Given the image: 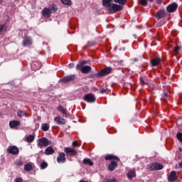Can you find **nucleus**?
Segmentation results:
<instances>
[{
	"label": "nucleus",
	"mask_w": 182,
	"mask_h": 182,
	"mask_svg": "<svg viewBox=\"0 0 182 182\" xmlns=\"http://www.w3.org/2000/svg\"><path fill=\"white\" fill-rule=\"evenodd\" d=\"M38 146L40 147H47V146H50V144H52V141H49L45 137L38 139Z\"/></svg>",
	"instance_id": "1"
},
{
	"label": "nucleus",
	"mask_w": 182,
	"mask_h": 182,
	"mask_svg": "<svg viewBox=\"0 0 182 182\" xmlns=\"http://www.w3.org/2000/svg\"><path fill=\"white\" fill-rule=\"evenodd\" d=\"M123 7L119 4H112L110 7H108L107 11L110 12V14H116V12H119V11H122Z\"/></svg>",
	"instance_id": "2"
},
{
	"label": "nucleus",
	"mask_w": 182,
	"mask_h": 182,
	"mask_svg": "<svg viewBox=\"0 0 182 182\" xmlns=\"http://www.w3.org/2000/svg\"><path fill=\"white\" fill-rule=\"evenodd\" d=\"M163 164L159 163H153L149 166V170L153 171L154 170H163Z\"/></svg>",
	"instance_id": "3"
},
{
	"label": "nucleus",
	"mask_w": 182,
	"mask_h": 182,
	"mask_svg": "<svg viewBox=\"0 0 182 182\" xmlns=\"http://www.w3.org/2000/svg\"><path fill=\"white\" fill-rule=\"evenodd\" d=\"M7 152L10 154L16 155L19 153V149L16 146H10L7 149Z\"/></svg>",
	"instance_id": "4"
},
{
	"label": "nucleus",
	"mask_w": 182,
	"mask_h": 182,
	"mask_svg": "<svg viewBox=\"0 0 182 182\" xmlns=\"http://www.w3.org/2000/svg\"><path fill=\"white\" fill-rule=\"evenodd\" d=\"M84 100H85V102H87L88 103H93V102L96 100V97H95V95H93V94H87L84 97Z\"/></svg>",
	"instance_id": "5"
},
{
	"label": "nucleus",
	"mask_w": 182,
	"mask_h": 182,
	"mask_svg": "<svg viewBox=\"0 0 182 182\" xmlns=\"http://www.w3.org/2000/svg\"><path fill=\"white\" fill-rule=\"evenodd\" d=\"M64 151L67 154H69V156H76L77 154V151L75 149L70 147L65 148Z\"/></svg>",
	"instance_id": "6"
},
{
	"label": "nucleus",
	"mask_w": 182,
	"mask_h": 182,
	"mask_svg": "<svg viewBox=\"0 0 182 182\" xmlns=\"http://www.w3.org/2000/svg\"><path fill=\"white\" fill-rule=\"evenodd\" d=\"M168 181L169 182H174L177 181V173L174 171H171L168 175Z\"/></svg>",
	"instance_id": "7"
},
{
	"label": "nucleus",
	"mask_w": 182,
	"mask_h": 182,
	"mask_svg": "<svg viewBox=\"0 0 182 182\" xmlns=\"http://www.w3.org/2000/svg\"><path fill=\"white\" fill-rule=\"evenodd\" d=\"M178 6V5L176 3H173L167 6V11L171 14L172 12H174V11L177 10Z\"/></svg>",
	"instance_id": "8"
},
{
	"label": "nucleus",
	"mask_w": 182,
	"mask_h": 182,
	"mask_svg": "<svg viewBox=\"0 0 182 182\" xmlns=\"http://www.w3.org/2000/svg\"><path fill=\"white\" fill-rule=\"evenodd\" d=\"M112 72V68H104L102 70H101L98 74L97 76H106V75H109Z\"/></svg>",
	"instance_id": "9"
},
{
	"label": "nucleus",
	"mask_w": 182,
	"mask_h": 182,
	"mask_svg": "<svg viewBox=\"0 0 182 182\" xmlns=\"http://www.w3.org/2000/svg\"><path fill=\"white\" fill-rule=\"evenodd\" d=\"M54 121L58 124L59 126L64 124H66V119L60 117H56L54 118Z\"/></svg>",
	"instance_id": "10"
},
{
	"label": "nucleus",
	"mask_w": 182,
	"mask_h": 182,
	"mask_svg": "<svg viewBox=\"0 0 182 182\" xmlns=\"http://www.w3.org/2000/svg\"><path fill=\"white\" fill-rule=\"evenodd\" d=\"M57 161L58 163H65L66 161V156L65 153L60 152L58 156L57 157Z\"/></svg>",
	"instance_id": "11"
},
{
	"label": "nucleus",
	"mask_w": 182,
	"mask_h": 182,
	"mask_svg": "<svg viewBox=\"0 0 182 182\" xmlns=\"http://www.w3.org/2000/svg\"><path fill=\"white\" fill-rule=\"evenodd\" d=\"M42 14L43 16H44L45 18H50L52 14V11H50V9L49 8H44Z\"/></svg>",
	"instance_id": "12"
},
{
	"label": "nucleus",
	"mask_w": 182,
	"mask_h": 182,
	"mask_svg": "<svg viewBox=\"0 0 182 182\" xmlns=\"http://www.w3.org/2000/svg\"><path fill=\"white\" fill-rule=\"evenodd\" d=\"M32 45V38L30 37H25L23 41V46H29Z\"/></svg>",
	"instance_id": "13"
},
{
	"label": "nucleus",
	"mask_w": 182,
	"mask_h": 182,
	"mask_svg": "<svg viewBox=\"0 0 182 182\" xmlns=\"http://www.w3.org/2000/svg\"><path fill=\"white\" fill-rule=\"evenodd\" d=\"M55 153V149L52 146H48L46 149L44 151V154L46 156H50V154H53Z\"/></svg>",
	"instance_id": "14"
},
{
	"label": "nucleus",
	"mask_w": 182,
	"mask_h": 182,
	"mask_svg": "<svg viewBox=\"0 0 182 182\" xmlns=\"http://www.w3.org/2000/svg\"><path fill=\"white\" fill-rule=\"evenodd\" d=\"M20 125H21V122H19V121L14 120V121H11L9 122V126H10L11 129H15V128L18 127V126H20Z\"/></svg>",
	"instance_id": "15"
},
{
	"label": "nucleus",
	"mask_w": 182,
	"mask_h": 182,
	"mask_svg": "<svg viewBox=\"0 0 182 182\" xmlns=\"http://www.w3.org/2000/svg\"><path fill=\"white\" fill-rule=\"evenodd\" d=\"M80 70H81L82 73H89L92 70V68L89 65H85L81 67Z\"/></svg>",
	"instance_id": "16"
},
{
	"label": "nucleus",
	"mask_w": 182,
	"mask_h": 182,
	"mask_svg": "<svg viewBox=\"0 0 182 182\" xmlns=\"http://www.w3.org/2000/svg\"><path fill=\"white\" fill-rule=\"evenodd\" d=\"M116 167H117V161H112L111 164H109L108 170L109 171H113Z\"/></svg>",
	"instance_id": "17"
},
{
	"label": "nucleus",
	"mask_w": 182,
	"mask_h": 182,
	"mask_svg": "<svg viewBox=\"0 0 182 182\" xmlns=\"http://www.w3.org/2000/svg\"><path fill=\"white\" fill-rule=\"evenodd\" d=\"M72 80H75V75H69V76L65 77L62 80V82H63V83H68V82H72Z\"/></svg>",
	"instance_id": "18"
},
{
	"label": "nucleus",
	"mask_w": 182,
	"mask_h": 182,
	"mask_svg": "<svg viewBox=\"0 0 182 182\" xmlns=\"http://www.w3.org/2000/svg\"><path fill=\"white\" fill-rule=\"evenodd\" d=\"M161 62V59L156 58L151 60V63L153 66H157Z\"/></svg>",
	"instance_id": "19"
},
{
	"label": "nucleus",
	"mask_w": 182,
	"mask_h": 182,
	"mask_svg": "<svg viewBox=\"0 0 182 182\" xmlns=\"http://www.w3.org/2000/svg\"><path fill=\"white\" fill-rule=\"evenodd\" d=\"M127 178L129 179V180H132V178H134V177H136V171H129L127 174Z\"/></svg>",
	"instance_id": "20"
},
{
	"label": "nucleus",
	"mask_w": 182,
	"mask_h": 182,
	"mask_svg": "<svg viewBox=\"0 0 182 182\" xmlns=\"http://www.w3.org/2000/svg\"><path fill=\"white\" fill-rule=\"evenodd\" d=\"M113 0H103V5L106 6L107 9H109V7L112 4Z\"/></svg>",
	"instance_id": "21"
},
{
	"label": "nucleus",
	"mask_w": 182,
	"mask_h": 182,
	"mask_svg": "<svg viewBox=\"0 0 182 182\" xmlns=\"http://www.w3.org/2000/svg\"><path fill=\"white\" fill-rule=\"evenodd\" d=\"M166 16V12L164 11H159L156 14V18L158 19H161V18H164Z\"/></svg>",
	"instance_id": "22"
},
{
	"label": "nucleus",
	"mask_w": 182,
	"mask_h": 182,
	"mask_svg": "<svg viewBox=\"0 0 182 182\" xmlns=\"http://www.w3.org/2000/svg\"><path fill=\"white\" fill-rule=\"evenodd\" d=\"M35 140V136L34 135H28L26 137V141L27 143H32Z\"/></svg>",
	"instance_id": "23"
},
{
	"label": "nucleus",
	"mask_w": 182,
	"mask_h": 182,
	"mask_svg": "<svg viewBox=\"0 0 182 182\" xmlns=\"http://www.w3.org/2000/svg\"><path fill=\"white\" fill-rule=\"evenodd\" d=\"M49 127L50 125L47 123H43L41 125V129L43 130V132H48V130H49Z\"/></svg>",
	"instance_id": "24"
},
{
	"label": "nucleus",
	"mask_w": 182,
	"mask_h": 182,
	"mask_svg": "<svg viewBox=\"0 0 182 182\" xmlns=\"http://www.w3.org/2000/svg\"><path fill=\"white\" fill-rule=\"evenodd\" d=\"M105 160H116V161H119V158L114 155H108L105 157Z\"/></svg>",
	"instance_id": "25"
},
{
	"label": "nucleus",
	"mask_w": 182,
	"mask_h": 182,
	"mask_svg": "<svg viewBox=\"0 0 182 182\" xmlns=\"http://www.w3.org/2000/svg\"><path fill=\"white\" fill-rule=\"evenodd\" d=\"M17 116H18V117H21V118L23 117V116L25 117H28V115H26V112L21 110H18L17 112Z\"/></svg>",
	"instance_id": "26"
},
{
	"label": "nucleus",
	"mask_w": 182,
	"mask_h": 182,
	"mask_svg": "<svg viewBox=\"0 0 182 182\" xmlns=\"http://www.w3.org/2000/svg\"><path fill=\"white\" fill-rule=\"evenodd\" d=\"M84 164H86L87 166H92L93 165V161L90 159H85L83 160Z\"/></svg>",
	"instance_id": "27"
},
{
	"label": "nucleus",
	"mask_w": 182,
	"mask_h": 182,
	"mask_svg": "<svg viewBox=\"0 0 182 182\" xmlns=\"http://www.w3.org/2000/svg\"><path fill=\"white\" fill-rule=\"evenodd\" d=\"M83 65H86V61H82L76 65L77 70H80L81 68H83Z\"/></svg>",
	"instance_id": "28"
},
{
	"label": "nucleus",
	"mask_w": 182,
	"mask_h": 182,
	"mask_svg": "<svg viewBox=\"0 0 182 182\" xmlns=\"http://www.w3.org/2000/svg\"><path fill=\"white\" fill-rule=\"evenodd\" d=\"M58 112H61V113L63 114H67V112H66V109H65V108H63L62 106H58Z\"/></svg>",
	"instance_id": "29"
},
{
	"label": "nucleus",
	"mask_w": 182,
	"mask_h": 182,
	"mask_svg": "<svg viewBox=\"0 0 182 182\" xmlns=\"http://www.w3.org/2000/svg\"><path fill=\"white\" fill-rule=\"evenodd\" d=\"M24 170L26 171H31V170H32V164H26L24 166Z\"/></svg>",
	"instance_id": "30"
},
{
	"label": "nucleus",
	"mask_w": 182,
	"mask_h": 182,
	"mask_svg": "<svg viewBox=\"0 0 182 182\" xmlns=\"http://www.w3.org/2000/svg\"><path fill=\"white\" fill-rule=\"evenodd\" d=\"M50 9V11H51L52 12H56V11H58V8L56 7V5L55 4H52L50 8H48Z\"/></svg>",
	"instance_id": "31"
},
{
	"label": "nucleus",
	"mask_w": 182,
	"mask_h": 182,
	"mask_svg": "<svg viewBox=\"0 0 182 182\" xmlns=\"http://www.w3.org/2000/svg\"><path fill=\"white\" fill-rule=\"evenodd\" d=\"M61 2L64 5H72V1L70 0H61Z\"/></svg>",
	"instance_id": "32"
},
{
	"label": "nucleus",
	"mask_w": 182,
	"mask_h": 182,
	"mask_svg": "<svg viewBox=\"0 0 182 182\" xmlns=\"http://www.w3.org/2000/svg\"><path fill=\"white\" fill-rule=\"evenodd\" d=\"M116 4H120L121 5H124L126 4V0H114Z\"/></svg>",
	"instance_id": "33"
},
{
	"label": "nucleus",
	"mask_w": 182,
	"mask_h": 182,
	"mask_svg": "<svg viewBox=\"0 0 182 182\" xmlns=\"http://www.w3.org/2000/svg\"><path fill=\"white\" fill-rule=\"evenodd\" d=\"M6 31V26L5 25L0 26V33L5 32Z\"/></svg>",
	"instance_id": "34"
},
{
	"label": "nucleus",
	"mask_w": 182,
	"mask_h": 182,
	"mask_svg": "<svg viewBox=\"0 0 182 182\" xmlns=\"http://www.w3.org/2000/svg\"><path fill=\"white\" fill-rule=\"evenodd\" d=\"M41 168H46L48 167V164L46 162H42L41 164Z\"/></svg>",
	"instance_id": "35"
},
{
	"label": "nucleus",
	"mask_w": 182,
	"mask_h": 182,
	"mask_svg": "<svg viewBox=\"0 0 182 182\" xmlns=\"http://www.w3.org/2000/svg\"><path fill=\"white\" fill-rule=\"evenodd\" d=\"M104 182H117L116 178H112V179H105Z\"/></svg>",
	"instance_id": "36"
},
{
	"label": "nucleus",
	"mask_w": 182,
	"mask_h": 182,
	"mask_svg": "<svg viewBox=\"0 0 182 182\" xmlns=\"http://www.w3.org/2000/svg\"><path fill=\"white\" fill-rule=\"evenodd\" d=\"M141 4L144 6H146V5H147V1L146 0H141Z\"/></svg>",
	"instance_id": "37"
},
{
	"label": "nucleus",
	"mask_w": 182,
	"mask_h": 182,
	"mask_svg": "<svg viewBox=\"0 0 182 182\" xmlns=\"http://www.w3.org/2000/svg\"><path fill=\"white\" fill-rule=\"evenodd\" d=\"M72 146H73V147H77V146H79V144H77V142L76 141H75L72 143Z\"/></svg>",
	"instance_id": "38"
},
{
	"label": "nucleus",
	"mask_w": 182,
	"mask_h": 182,
	"mask_svg": "<svg viewBox=\"0 0 182 182\" xmlns=\"http://www.w3.org/2000/svg\"><path fill=\"white\" fill-rule=\"evenodd\" d=\"M174 52L175 53H177V52H178V50H180V47L178 46H177L175 48H174Z\"/></svg>",
	"instance_id": "39"
},
{
	"label": "nucleus",
	"mask_w": 182,
	"mask_h": 182,
	"mask_svg": "<svg viewBox=\"0 0 182 182\" xmlns=\"http://www.w3.org/2000/svg\"><path fill=\"white\" fill-rule=\"evenodd\" d=\"M177 124H178V126H182V119H179L177 121Z\"/></svg>",
	"instance_id": "40"
},
{
	"label": "nucleus",
	"mask_w": 182,
	"mask_h": 182,
	"mask_svg": "<svg viewBox=\"0 0 182 182\" xmlns=\"http://www.w3.org/2000/svg\"><path fill=\"white\" fill-rule=\"evenodd\" d=\"M22 164H23V163L22 162V161H19L17 163V166H22Z\"/></svg>",
	"instance_id": "41"
},
{
	"label": "nucleus",
	"mask_w": 182,
	"mask_h": 182,
	"mask_svg": "<svg viewBox=\"0 0 182 182\" xmlns=\"http://www.w3.org/2000/svg\"><path fill=\"white\" fill-rule=\"evenodd\" d=\"M16 182H22V178H16Z\"/></svg>",
	"instance_id": "42"
},
{
	"label": "nucleus",
	"mask_w": 182,
	"mask_h": 182,
	"mask_svg": "<svg viewBox=\"0 0 182 182\" xmlns=\"http://www.w3.org/2000/svg\"><path fill=\"white\" fill-rule=\"evenodd\" d=\"M68 66H69V68H75V64L71 63Z\"/></svg>",
	"instance_id": "43"
},
{
	"label": "nucleus",
	"mask_w": 182,
	"mask_h": 182,
	"mask_svg": "<svg viewBox=\"0 0 182 182\" xmlns=\"http://www.w3.org/2000/svg\"><path fill=\"white\" fill-rule=\"evenodd\" d=\"M101 92H102V93H106V89L102 88V89L101 90Z\"/></svg>",
	"instance_id": "44"
},
{
	"label": "nucleus",
	"mask_w": 182,
	"mask_h": 182,
	"mask_svg": "<svg viewBox=\"0 0 182 182\" xmlns=\"http://www.w3.org/2000/svg\"><path fill=\"white\" fill-rule=\"evenodd\" d=\"M140 82H141V83H144V84L146 83V82H144V80H143V78H141V77L140 78Z\"/></svg>",
	"instance_id": "45"
},
{
	"label": "nucleus",
	"mask_w": 182,
	"mask_h": 182,
	"mask_svg": "<svg viewBox=\"0 0 182 182\" xmlns=\"http://www.w3.org/2000/svg\"><path fill=\"white\" fill-rule=\"evenodd\" d=\"M163 0H156L157 4H161Z\"/></svg>",
	"instance_id": "46"
},
{
	"label": "nucleus",
	"mask_w": 182,
	"mask_h": 182,
	"mask_svg": "<svg viewBox=\"0 0 182 182\" xmlns=\"http://www.w3.org/2000/svg\"><path fill=\"white\" fill-rule=\"evenodd\" d=\"M164 96L165 97H167V93H164Z\"/></svg>",
	"instance_id": "47"
},
{
	"label": "nucleus",
	"mask_w": 182,
	"mask_h": 182,
	"mask_svg": "<svg viewBox=\"0 0 182 182\" xmlns=\"http://www.w3.org/2000/svg\"><path fill=\"white\" fill-rule=\"evenodd\" d=\"M4 1V0H0V4H2V1Z\"/></svg>",
	"instance_id": "48"
}]
</instances>
